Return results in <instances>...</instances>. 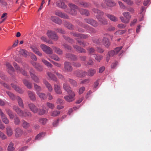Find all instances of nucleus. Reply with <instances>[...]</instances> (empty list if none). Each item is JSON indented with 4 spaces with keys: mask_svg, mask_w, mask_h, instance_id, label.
Segmentation results:
<instances>
[{
    "mask_svg": "<svg viewBox=\"0 0 151 151\" xmlns=\"http://www.w3.org/2000/svg\"><path fill=\"white\" fill-rule=\"evenodd\" d=\"M0 114L2 121L5 124H8L9 123V120L7 117L6 116L2 111L1 109H0Z\"/></svg>",
    "mask_w": 151,
    "mask_h": 151,
    "instance_id": "13",
    "label": "nucleus"
},
{
    "mask_svg": "<svg viewBox=\"0 0 151 151\" xmlns=\"http://www.w3.org/2000/svg\"><path fill=\"white\" fill-rule=\"evenodd\" d=\"M93 11L97 14L96 15V18L98 20L100 23L103 24H107V20L104 18H102L101 16L104 14V12L96 9H93Z\"/></svg>",
    "mask_w": 151,
    "mask_h": 151,
    "instance_id": "1",
    "label": "nucleus"
},
{
    "mask_svg": "<svg viewBox=\"0 0 151 151\" xmlns=\"http://www.w3.org/2000/svg\"><path fill=\"white\" fill-rule=\"evenodd\" d=\"M84 20L86 22L95 27H97L98 25L97 22L93 19H85Z\"/></svg>",
    "mask_w": 151,
    "mask_h": 151,
    "instance_id": "10",
    "label": "nucleus"
},
{
    "mask_svg": "<svg viewBox=\"0 0 151 151\" xmlns=\"http://www.w3.org/2000/svg\"><path fill=\"white\" fill-rule=\"evenodd\" d=\"M28 106L30 110L33 113H36L38 112V109L33 103L28 104Z\"/></svg>",
    "mask_w": 151,
    "mask_h": 151,
    "instance_id": "15",
    "label": "nucleus"
},
{
    "mask_svg": "<svg viewBox=\"0 0 151 151\" xmlns=\"http://www.w3.org/2000/svg\"><path fill=\"white\" fill-rule=\"evenodd\" d=\"M6 132L7 134L9 137L11 136L13 134V131L12 129L10 127H7L6 128Z\"/></svg>",
    "mask_w": 151,
    "mask_h": 151,
    "instance_id": "43",
    "label": "nucleus"
},
{
    "mask_svg": "<svg viewBox=\"0 0 151 151\" xmlns=\"http://www.w3.org/2000/svg\"><path fill=\"white\" fill-rule=\"evenodd\" d=\"M15 136L16 137H21L23 134V130L20 128H16L14 131Z\"/></svg>",
    "mask_w": 151,
    "mask_h": 151,
    "instance_id": "14",
    "label": "nucleus"
},
{
    "mask_svg": "<svg viewBox=\"0 0 151 151\" xmlns=\"http://www.w3.org/2000/svg\"><path fill=\"white\" fill-rule=\"evenodd\" d=\"M68 5L70 8V14L72 15L75 16L77 14L76 9H78V6L72 3H69Z\"/></svg>",
    "mask_w": 151,
    "mask_h": 151,
    "instance_id": "6",
    "label": "nucleus"
},
{
    "mask_svg": "<svg viewBox=\"0 0 151 151\" xmlns=\"http://www.w3.org/2000/svg\"><path fill=\"white\" fill-rule=\"evenodd\" d=\"M64 25L65 27L70 29L73 30L74 28V26L69 22L65 21L64 23Z\"/></svg>",
    "mask_w": 151,
    "mask_h": 151,
    "instance_id": "32",
    "label": "nucleus"
},
{
    "mask_svg": "<svg viewBox=\"0 0 151 151\" xmlns=\"http://www.w3.org/2000/svg\"><path fill=\"white\" fill-rule=\"evenodd\" d=\"M43 83L47 88L48 91L50 92H51L53 90V88L51 85L45 80L43 81Z\"/></svg>",
    "mask_w": 151,
    "mask_h": 151,
    "instance_id": "26",
    "label": "nucleus"
},
{
    "mask_svg": "<svg viewBox=\"0 0 151 151\" xmlns=\"http://www.w3.org/2000/svg\"><path fill=\"white\" fill-rule=\"evenodd\" d=\"M54 90L55 92L57 94H61L62 92L60 86L58 85L54 84Z\"/></svg>",
    "mask_w": 151,
    "mask_h": 151,
    "instance_id": "24",
    "label": "nucleus"
},
{
    "mask_svg": "<svg viewBox=\"0 0 151 151\" xmlns=\"http://www.w3.org/2000/svg\"><path fill=\"white\" fill-rule=\"evenodd\" d=\"M95 59L98 62H100L103 58V56L101 55H94Z\"/></svg>",
    "mask_w": 151,
    "mask_h": 151,
    "instance_id": "54",
    "label": "nucleus"
},
{
    "mask_svg": "<svg viewBox=\"0 0 151 151\" xmlns=\"http://www.w3.org/2000/svg\"><path fill=\"white\" fill-rule=\"evenodd\" d=\"M12 86L17 92L20 93H22L23 91L19 87L17 86L16 85L14 84H11Z\"/></svg>",
    "mask_w": 151,
    "mask_h": 151,
    "instance_id": "37",
    "label": "nucleus"
},
{
    "mask_svg": "<svg viewBox=\"0 0 151 151\" xmlns=\"http://www.w3.org/2000/svg\"><path fill=\"white\" fill-rule=\"evenodd\" d=\"M92 41L94 43L99 45H100L101 44V40L98 38H94L93 39Z\"/></svg>",
    "mask_w": 151,
    "mask_h": 151,
    "instance_id": "61",
    "label": "nucleus"
},
{
    "mask_svg": "<svg viewBox=\"0 0 151 151\" xmlns=\"http://www.w3.org/2000/svg\"><path fill=\"white\" fill-rule=\"evenodd\" d=\"M27 93L29 97L30 100L33 101L36 100V98L35 96V94L34 92L31 91H28Z\"/></svg>",
    "mask_w": 151,
    "mask_h": 151,
    "instance_id": "23",
    "label": "nucleus"
},
{
    "mask_svg": "<svg viewBox=\"0 0 151 151\" xmlns=\"http://www.w3.org/2000/svg\"><path fill=\"white\" fill-rule=\"evenodd\" d=\"M72 70L73 68L70 63L68 62H65L64 63V71L65 72H70Z\"/></svg>",
    "mask_w": 151,
    "mask_h": 151,
    "instance_id": "12",
    "label": "nucleus"
},
{
    "mask_svg": "<svg viewBox=\"0 0 151 151\" xmlns=\"http://www.w3.org/2000/svg\"><path fill=\"white\" fill-rule=\"evenodd\" d=\"M13 109L16 112L17 114L20 117H31L32 116V114L30 112H24L17 106H14Z\"/></svg>",
    "mask_w": 151,
    "mask_h": 151,
    "instance_id": "2",
    "label": "nucleus"
},
{
    "mask_svg": "<svg viewBox=\"0 0 151 151\" xmlns=\"http://www.w3.org/2000/svg\"><path fill=\"white\" fill-rule=\"evenodd\" d=\"M45 135V133L43 132L40 133L37 135L35 138V139L39 140L42 139Z\"/></svg>",
    "mask_w": 151,
    "mask_h": 151,
    "instance_id": "46",
    "label": "nucleus"
},
{
    "mask_svg": "<svg viewBox=\"0 0 151 151\" xmlns=\"http://www.w3.org/2000/svg\"><path fill=\"white\" fill-rule=\"evenodd\" d=\"M19 52L23 56L26 57L30 55V52H29L24 49H21L19 51Z\"/></svg>",
    "mask_w": 151,
    "mask_h": 151,
    "instance_id": "36",
    "label": "nucleus"
},
{
    "mask_svg": "<svg viewBox=\"0 0 151 151\" xmlns=\"http://www.w3.org/2000/svg\"><path fill=\"white\" fill-rule=\"evenodd\" d=\"M38 112L39 115H41L45 114L46 111L43 109H39V111H38Z\"/></svg>",
    "mask_w": 151,
    "mask_h": 151,
    "instance_id": "60",
    "label": "nucleus"
},
{
    "mask_svg": "<svg viewBox=\"0 0 151 151\" xmlns=\"http://www.w3.org/2000/svg\"><path fill=\"white\" fill-rule=\"evenodd\" d=\"M74 48L76 49V50L80 53L86 52V51L85 49L76 45H73Z\"/></svg>",
    "mask_w": 151,
    "mask_h": 151,
    "instance_id": "18",
    "label": "nucleus"
},
{
    "mask_svg": "<svg viewBox=\"0 0 151 151\" xmlns=\"http://www.w3.org/2000/svg\"><path fill=\"white\" fill-rule=\"evenodd\" d=\"M6 111L7 114H8L10 119H13L14 118V115L12 111L9 109H6Z\"/></svg>",
    "mask_w": 151,
    "mask_h": 151,
    "instance_id": "44",
    "label": "nucleus"
},
{
    "mask_svg": "<svg viewBox=\"0 0 151 151\" xmlns=\"http://www.w3.org/2000/svg\"><path fill=\"white\" fill-rule=\"evenodd\" d=\"M106 16L111 21L116 22L118 20V18L113 15L110 14H107L106 15Z\"/></svg>",
    "mask_w": 151,
    "mask_h": 151,
    "instance_id": "29",
    "label": "nucleus"
},
{
    "mask_svg": "<svg viewBox=\"0 0 151 151\" xmlns=\"http://www.w3.org/2000/svg\"><path fill=\"white\" fill-rule=\"evenodd\" d=\"M78 24L79 26L88 30L89 31V32L90 33H95L96 32V31L94 29L91 27H89L88 25H85L82 22H79L78 23Z\"/></svg>",
    "mask_w": 151,
    "mask_h": 151,
    "instance_id": "7",
    "label": "nucleus"
},
{
    "mask_svg": "<svg viewBox=\"0 0 151 151\" xmlns=\"http://www.w3.org/2000/svg\"><path fill=\"white\" fill-rule=\"evenodd\" d=\"M68 81L73 86H77V83L76 81L70 78H68Z\"/></svg>",
    "mask_w": 151,
    "mask_h": 151,
    "instance_id": "56",
    "label": "nucleus"
},
{
    "mask_svg": "<svg viewBox=\"0 0 151 151\" xmlns=\"http://www.w3.org/2000/svg\"><path fill=\"white\" fill-rule=\"evenodd\" d=\"M0 138L3 140L5 139L7 137L5 134L0 131Z\"/></svg>",
    "mask_w": 151,
    "mask_h": 151,
    "instance_id": "64",
    "label": "nucleus"
},
{
    "mask_svg": "<svg viewBox=\"0 0 151 151\" xmlns=\"http://www.w3.org/2000/svg\"><path fill=\"white\" fill-rule=\"evenodd\" d=\"M88 51L89 55H93L94 56V55H95L94 53L95 51V50L93 47H91L88 48L87 49Z\"/></svg>",
    "mask_w": 151,
    "mask_h": 151,
    "instance_id": "47",
    "label": "nucleus"
},
{
    "mask_svg": "<svg viewBox=\"0 0 151 151\" xmlns=\"http://www.w3.org/2000/svg\"><path fill=\"white\" fill-rule=\"evenodd\" d=\"M47 74L49 78L51 80H52L55 82H57V78L54 74L50 72L48 73Z\"/></svg>",
    "mask_w": 151,
    "mask_h": 151,
    "instance_id": "42",
    "label": "nucleus"
},
{
    "mask_svg": "<svg viewBox=\"0 0 151 151\" xmlns=\"http://www.w3.org/2000/svg\"><path fill=\"white\" fill-rule=\"evenodd\" d=\"M35 90L37 92H40L41 91V88L40 86L37 85L35 83H34Z\"/></svg>",
    "mask_w": 151,
    "mask_h": 151,
    "instance_id": "55",
    "label": "nucleus"
},
{
    "mask_svg": "<svg viewBox=\"0 0 151 151\" xmlns=\"http://www.w3.org/2000/svg\"><path fill=\"white\" fill-rule=\"evenodd\" d=\"M42 62L47 66L50 67H52V65L49 62H48L47 60L44 59H42Z\"/></svg>",
    "mask_w": 151,
    "mask_h": 151,
    "instance_id": "51",
    "label": "nucleus"
},
{
    "mask_svg": "<svg viewBox=\"0 0 151 151\" xmlns=\"http://www.w3.org/2000/svg\"><path fill=\"white\" fill-rule=\"evenodd\" d=\"M23 127L25 129H27L30 126V124L29 123L25 121L24 120L22 121V124Z\"/></svg>",
    "mask_w": 151,
    "mask_h": 151,
    "instance_id": "49",
    "label": "nucleus"
},
{
    "mask_svg": "<svg viewBox=\"0 0 151 151\" xmlns=\"http://www.w3.org/2000/svg\"><path fill=\"white\" fill-rule=\"evenodd\" d=\"M102 42L104 45L106 47H108L110 45V43L108 38L106 37H104Z\"/></svg>",
    "mask_w": 151,
    "mask_h": 151,
    "instance_id": "27",
    "label": "nucleus"
},
{
    "mask_svg": "<svg viewBox=\"0 0 151 151\" xmlns=\"http://www.w3.org/2000/svg\"><path fill=\"white\" fill-rule=\"evenodd\" d=\"M126 32V30H119L116 32L115 33V34L117 36H119L125 33Z\"/></svg>",
    "mask_w": 151,
    "mask_h": 151,
    "instance_id": "50",
    "label": "nucleus"
},
{
    "mask_svg": "<svg viewBox=\"0 0 151 151\" xmlns=\"http://www.w3.org/2000/svg\"><path fill=\"white\" fill-rule=\"evenodd\" d=\"M14 122L15 124H19L20 123L19 118L17 116H15L14 119Z\"/></svg>",
    "mask_w": 151,
    "mask_h": 151,
    "instance_id": "58",
    "label": "nucleus"
},
{
    "mask_svg": "<svg viewBox=\"0 0 151 151\" xmlns=\"http://www.w3.org/2000/svg\"><path fill=\"white\" fill-rule=\"evenodd\" d=\"M104 1L108 6L113 7L116 5V3L111 0H104Z\"/></svg>",
    "mask_w": 151,
    "mask_h": 151,
    "instance_id": "25",
    "label": "nucleus"
},
{
    "mask_svg": "<svg viewBox=\"0 0 151 151\" xmlns=\"http://www.w3.org/2000/svg\"><path fill=\"white\" fill-rule=\"evenodd\" d=\"M6 65L7 67L8 72L12 77H13L14 75L13 73L15 72V70L13 67L11 65V64L8 62L6 63Z\"/></svg>",
    "mask_w": 151,
    "mask_h": 151,
    "instance_id": "8",
    "label": "nucleus"
},
{
    "mask_svg": "<svg viewBox=\"0 0 151 151\" xmlns=\"http://www.w3.org/2000/svg\"><path fill=\"white\" fill-rule=\"evenodd\" d=\"M51 19L54 22L58 24H61L62 23V20L54 16H51Z\"/></svg>",
    "mask_w": 151,
    "mask_h": 151,
    "instance_id": "22",
    "label": "nucleus"
},
{
    "mask_svg": "<svg viewBox=\"0 0 151 151\" xmlns=\"http://www.w3.org/2000/svg\"><path fill=\"white\" fill-rule=\"evenodd\" d=\"M54 52L58 55H62L63 53L62 50L60 48L56 47L53 46L52 47Z\"/></svg>",
    "mask_w": 151,
    "mask_h": 151,
    "instance_id": "38",
    "label": "nucleus"
},
{
    "mask_svg": "<svg viewBox=\"0 0 151 151\" xmlns=\"http://www.w3.org/2000/svg\"><path fill=\"white\" fill-rule=\"evenodd\" d=\"M123 15L128 23L131 18V15L128 12H125L123 13Z\"/></svg>",
    "mask_w": 151,
    "mask_h": 151,
    "instance_id": "28",
    "label": "nucleus"
},
{
    "mask_svg": "<svg viewBox=\"0 0 151 151\" xmlns=\"http://www.w3.org/2000/svg\"><path fill=\"white\" fill-rule=\"evenodd\" d=\"M87 72L85 71H77L75 73V75L78 77H82L87 75Z\"/></svg>",
    "mask_w": 151,
    "mask_h": 151,
    "instance_id": "20",
    "label": "nucleus"
},
{
    "mask_svg": "<svg viewBox=\"0 0 151 151\" xmlns=\"http://www.w3.org/2000/svg\"><path fill=\"white\" fill-rule=\"evenodd\" d=\"M31 48L32 51L37 55L40 56H42V54L38 50L37 47L34 46H32L31 47Z\"/></svg>",
    "mask_w": 151,
    "mask_h": 151,
    "instance_id": "31",
    "label": "nucleus"
},
{
    "mask_svg": "<svg viewBox=\"0 0 151 151\" xmlns=\"http://www.w3.org/2000/svg\"><path fill=\"white\" fill-rule=\"evenodd\" d=\"M96 70L90 68L88 70L87 73V75L89 76H92L96 73Z\"/></svg>",
    "mask_w": 151,
    "mask_h": 151,
    "instance_id": "39",
    "label": "nucleus"
},
{
    "mask_svg": "<svg viewBox=\"0 0 151 151\" xmlns=\"http://www.w3.org/2000/svg\"><path fill=\"white\" fill-rule=\"evenodd\" d=\"M56 4L58 7L63 9H66L67 7L62 1H57L56 2Z\"/></svg>",
    "mask_w": 151,
    "mask_h": 151,
    "instance_id": "19",
    "label": "nucleus"
},
{
    "mask_svg": "<svg viewBox=\"0 0 151 151\" xmlns=\"http://www.w3.org/2000/svg\"><path fill=\"white\" fill-rule=\"evenodd\" d=\"M7 94L9 95L10 98L12 100H15L16 98V96H15L14 95L11 93V92L7 91L6 92Z\"/></svg>",
    "mask_w": 151,
    "mask_h": 151,
    "instance_id": "53",
    "label": "nucleus"
},
{
    "mask_svg": "<svg viewBox=\"0 0 151 151\" xmlns=\"http://www.w3.org/2000/svg\"><path fill=\"white\" fill-rule=\"evenodd\" d=\"M66 56L67 58H69L73 61L76 60L77 59V56L72 54L67 53L66 55Z\"/></svg>",
    "mask_w": 151,
    "mask_h": 151,
    "instance_id": "41",
    "label": "nucleus"
},
{
    "mask_svg": "<svg viewBox=\"0 0 151 151\" xmlns=\"http://www.w3.org/2000/svg\"><path fill=\"white\" fill-rule=\"evenodd\" d=\"M63 88L68 93H69L70 92L73 91L71 90L70 87L66 82L63 84Z\"/></svg>",
    "mask_w": 151,
    "mask_h": 151,
    "instance_id": "17",
    "label": "nucleus"
},
{
    "mask_svg": "<svg viewBox=\"0 0 151 151\" xmlns=\"http://www.w3.org/2000/svg\"><path fill=\"white\" fill-rule=\"evenodd\" d=\"M79 11L81 14L82 15L86 16H88L89 15L88 11L86 9L81 8L79 9Z\"/></svg>",
    "mask_w": 151,
    "mask_h": 151,
    "instance_id": "30",
    "label": "nucleus"
},
{
    "mask_svg": "<svg viewBox=\"0 0 151 151\" xmlns=\"http://www.w3.org/2000/svg\"><path fill=\"white\" fill-rule=\"evenodd\" d=\"M51 59H53L56 61H59L60 60L59 58L56 55H53L50 56Z\"/></svg>",
    "mask_w": 151,
    "mask_h": 151,
    "instance_id": "59",
    "label": "nucleus"
},
{
    "mask_svg": "<svg viewBox=\"0 0 151 151\" xmlns=\"http://www.w3.org/2000/svg\"><path fill=\"white\" fill-rule=\"evenodd\" d=\"M16 99L17 100L19 106L23 108H24V106L23 104V101L21 98L19 96H16Z\"/></svg>",
    "mask_w": 151,
    "mask_h": 151,
    "instance_id": "35",
    "label": "nucleus"
},
{
    "mask_svg": "<svg viewBox=\"0 0 151 151\" xmlns=\"http://www.w3.org/2000/svg\"><path fill=\"white\" fill-rule=\"evenodd\" d=\"M70 34L73 35L74 36L77 37L76 38L79 40V39H86L88 37L87 35H84L83 34H81L79 33H76L73 32H71Z\"/></svg>",
    "mask_w": 151,
    "mask_h": 151,
    "instance_id": "9",
    "label": "nucleus"
},
{
    "mask_svg": "<svg viewBox=\"0 0 151 151\" xmlns=\"http://www.w3.org/2000/svg\"><path fill=\"white\" fill-rule=\"evenodd\" d=\"M29 72L30 77L32 80L35 82L39 83L40 82L39 78L35 74V71L33 68H30L29 69Z\"/></svg>",
    "mask_w": 151,
    "mask_h": 151,
    "instance_id": "3",
    "label": "nucleus"
},
{
    "mask_svg": "<svg viewBox=\"0 0 151 151\" xmlns=\"http://www.w3.org/2000/svg\"><path fill=\"white\" fill-rule=\"evenodd\" d=\"M48 119L45 118H41L39 119L38 122L40 124L45 125L47 123Z\"/></svg>",
    "mask_w": 151,
    "mask_h": 151,
    "instance_id": "40",
    "label": "nucleus"
},
{
    "mask_svg": "<svg viewBox=\"0 0 151 151\" xmlns=\"http://www.w3.org/2000/svg\"><path fill=\"white\" fill-rule=\"evenodd\" d=\"M14 144L12 142L10 143L8 145L7 150L9 151H12L14 149V148L13 147Z\"/></svg>",
    "mask_w": 151,
    "mask_h": 151,
    "instance_id": "52",
    "label": "nucleus"
},
{
    "mask_svg": "<svg viewBox=\"0 0 151 151\" xmlns=\"http://www.w3.org/2000/svg\"><path fill=\"white\" fill-rule=\"evenodd\" d=\"M36 93L41 100H45L46 99L47 96L45 93L39 92H36Z\"/></svg>",
    "mask_w": 151,
    "mask_h": 151,
    "instance_id": "33",
    "label": "nucleus"
},
{
    "mask_svg": "<svg viewBox=\"0 0 151 151\" xmlns=\"http://www.w3.org/2000/svg\"><path fill=\"white\" fill-rule=\"evenodd\" d=\"M68 95L65 96H64V98L65 100L68 102H70L73 101L75 100V93L74 91L70 92Z\"/></svg>",
    "mask_w": 151,
    "mask_h": 151,
    "instance_id": "4",
    "label": "nucleus"
},
{
    "mask_svg": "<svg viewBox=\"0 0 151 151\" xmlns=\"http://www.w3.org/2000/svg\"><path fill=\"white\" fill-rule=\"evenodd\" d=\"M47 35L49 38L55 40L58 39V37L55 32L51 31H48L47 33Z\"/></svg>",
    "mask_w": 151,
    "mask_h": 151,
    "instance_id": "11",
    "label": "nucleus"
},
{
    "mask_svg": "<svg viewBox=\"0 0 151 151\" xmlns=\"http://www.w3.org/2000/svg\"><path fill=\"white\" fill-rule=\"evenodd\" d=\"M79 4L81 5L82 6L84 7H87L89 6L88 3L83 1H81L80 2Z\"/></svg>",
    "mask_w": 151,
    "mask_h": 151,
    "instance_id": "62",
    "label": "nucleus"
},
{
    "mask_svg": "<svg viewBox=\"0 0 151 151\" xmlns=\"http://www.w3.org/2000/svg\"><path fill=\"white\" fill-rule=\"evenodd\" d=\"M76 40L80 44V45H82L84 47L87 46L88 45V43L87 42H84L82 41L81 40H79L77 38H76Z\"/></svg>",
    "mask_w": 151,
    "mask_h": 151,
    "instance_id": "48",
    "label": "nucleus"
},
{
    "mask_svg": "<svg viewBox=\"0 0 151 151\" xmlns=\"http://www.w3.org/2000/svg\"><path fill=\"white\" fill-rule=\"evenodd\" d=\"M32 64L39 71H41L42 70L43 67L39 63L33 62H32Z\"/></svg>",
    "mask_w": 151,
    "mask_h": 151,
    "instance_id": "21",
    "label": "nucleus"
},
{
    "mask_svg": "<svg viewBox=\"0 0 151 151\" xmlns=\"http://www.w3.org/2000/svg\"><path fill=\"white\" fill-rule=\"evenodd\" d=\"M64 37L65 40H67L70 43H73L74 42V41L73 39L69 37H66L65 36H64Z\"/></svg>",
    "mask_w": 151,
    "mask_h": 151,
    "instance_id": "63",
    "label": "nucleus"
},
{
    "mask_svg": "<svg viewBox=\"0 0 151 151\" xmlns=\"http://www.w3.org/2000/svg\"><path fill=\"white\" fill-rule=\"evenodd\" d=\"M55 73H56V75L57 76L58 78L62 80H65L64 76L61 74L58 73V72L56 73V71L54 70H52Z\"/></svg>",
    "mask_w": 151,
    "mask_h": 151,
    "instance_id": "57",
    "label": "nucleus"
},
{
    "mask_svg": "<svg viewBox=\"0 0 151 151\" xmlns=\"http://www.w3.org/2000/svg\"><path fill=\"white\" fill-rule=\"evenodd\" d=\"M40 47L42 50L47 54H51L53 53V50L50 47L44 44H41Z\"/></svg>",
    "mask_w": 151,
    "mask_h": 151,
    "instance_id": "5",
    "label": "nucleus"
},
{
    "mask_svg": "<svg viewBox=\"0 0 151 151\" xmlns=\"http://www.w3.org/2000/svg\"><path fill=\"white\" fill-rule=\"evenodd\" d=\"M55 14L56 15L65 19H68L69 17L67 14L63 13L59 11H56L55 12Z\"/></svg>",
    "mask_w": 151,
    "mask_h": 151,
    "instance_id": "16",
    "label": "nucleus"
},
{
    "mask_svg": "<svg viewBox=\"0 0 151 151\" xmlns=\"http://www.w3.org/2000/svg\"><path fill=\"white\" fill-rule=\"evenodd\" d=\"M60 111L55 110L51 112L50 115L52 116H56L60 114Z\"/></svg>",
    "mask_w": 151,
    "mask_h": 151,
    "instance_id": "45",
    "label": "nucleus"
},
{
    "mask_svg": "<svg viewBox=\"0 0 151 151\" xmlns=\"http://www.w3.org/2000/svg\"><path fill=\"white\" fill-rule=\"evenodd\" d=\"M23 82L24 85L29 89H31L32 88V83L29 82L26 79H24Z\"/></svg>",
    "mask_w": 151,
    "mask_h": 151,
    "instance_id": "34",
    "label": "nucleus"
}]
</instances>
